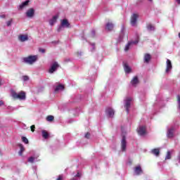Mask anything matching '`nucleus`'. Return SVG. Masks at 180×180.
Here are the masks:
<instances>
[{"instance_id":"f257e3e1","label":"nucleus","mask_w":180,"mask_h":180,"mask_svg":"<svg viewBox=\"0 0 180 180\" xmlns=\"http://www.w3.org/2000/svg\"><path fill=\"white\" fill-rule=\"evenodd\" d=\"M11 95L13 99H19L20 101H25L26 99V93L25 91L17 93L15 90H11Z\"/></svg>"},{"instance_id":"f03ea898","label":"nucleus","mask_w":180,"mask_h":180,"mask_svg":"<svg viewBox=\"0 0 180 180\" xmlns=\"http://www.w3.org/2000/svg\"><path fill=\"white\" fill-rule=\"evenodd\" d=\"M131 102H133V98L131 97H126L124 99V108H125L127 113L129 112L130 107L131 106Z\"/></svg>"},{"instance_id":"7ed1b4c3","label":"nucleus","mask_w":180,"mask_h":180,"mask_svg":"<svg viewBox=\"0 0 180 180\" xmlns=\"http://www.w3.org/2000/svg\"><path fill=\"white\" fill-rule=\"evenodd\" d=\"M122 131L121 150L122 151H126V148L127 147V140L126 139V135L124 134L123 129H122Z\"/></svg>"},{"instance_id":"20e7f679","label":"nucleus","mask_w":180,"mask_h":180,"mask_svg":"<svg viewBox=\"0 0 180 180\" xmlns=\"http://www.w3.org/2000/svg\"><path fill=\"white\" fill-rule=\"evenodd\" d=\"M37 61V56H30L28 57L24 58V62L27 64H34Z\"/></svg>"},{"instance_id":"39448f33","label":"nucleus","mask_w":180,"mask_h":180,"mask_svg":"<svg viewBox=\"0 0 180 180\" xmlns=\"http://www.w3.org/2000/svg\"><path fill=\"white\" fill-rule=\"evenodd\" d=\"M139 43V38H136V41H131L128 42V44L125 46L124 51H129L133 46Z\"/></svg>"},{"instance_id":"423d86ee","label":"nucleus","mask_w":180,"mask_h":180,"mask_svg":"<svg viewBox=\"0 0 180 180\" xmlns=\"http://www.w3.org/2000/svg\"><path fill=\"white\" fill-rule=\"evenodd\" d=\"M137 19H139V14L137 13H134L132 14V15L131 16V26H136L137 25Z\"/></svg>"},{"instance_id":"0eeeda50","label":"nucleus","mask_w":180,"mask_h":180,"mask_svg":"<svg viewBox=\"0 0 180 180\" xmlns=\"http://www.w3.org/2000/svg\"><path fill=\"white\" fill-rule=\"evenodd\" d=\"M63 27H70V22H68V20L65 19L62 20L60 26L58 28V32H61Z\"/></svg>"},{"instance_id":"6e6552de","label":"nucleus","mask_w":180,"mask_h":180,"mask_svg":"<svg viewBox=\"0 0 180 180\" xmlns=\"http://www.w3.org/2000/svg\"><path fill=\"white\" fill-rule=\"evenodd\" d=\"M60 67V65H58V63L54 62L51 65V68L49 70V74H53L55 72V71Z\"/></svg>"},{"instance_id":"1a4fd4ad","label":"nucleus","mask_w":180,"mask_h":180,"mask_svg":"<svg viewBox=\"0 0 180 180\" xmlns=\"http://www.w3.org/2000/svg\"><path fill=\"white\" fill-rule=\"evenodd\" d=\"M175 132V127H171L167 129V137L168 139H172L174 137V133Z\"/></svg>"},{"instance_id":"9d476101","label":"nucleus","mask_w":180,"mask_h":180,"mask_svg":"<svg viewBox=\"0 0 180 180\" xmlns=\"http://www.w3.org/2000/svg\"><path fill=\"white\" fill-rule=\"evenodd\" d=\"M138 134H139V136H144V134H146V133H147L146 127L144 126H139L138 129Z\"/></svg>"},{"instance_id":"9b49d317","label":"nucleus","mask_w":180,"mask_h":180,"mask_svg":"<svg viewBox=\"0 0 180 180\" xmlns=\"http://www.w3.org/2000/svg\"><path fill=\"white\" fill-rule=\"evenodd\" d=\"M105 113L108 117H112L115 115V110L112 108H108L105 110Z\"/></svg>"},{"instance_id":"f8f14e48","label":"nucleus","mask_w":180,"mask_h":180,"mask_svg":"<svg viewBox=\"0 0 180 180\" xmlns=\"http://www.w3.org/2000/svg\"><path fill=\"white\" fill-rule=\"evenodd\" d=\"M27 40H29V36L27 34H20L18 36V41H21V43L27 41Z\"/></svg>"},{"instance_id":"ddd939ff","label":"nucleus","mask_w":180,"mask_h":180,"mask_svg":"<svg viewBox=\"0 0 180 180\" xmlns=\"http://www.w3.org/2000/svg\"><path fill=\"white\" fill-rule=\"evenodd\" d=\"M26 16L27 18H32L33 16H34V8H30L26 12Z\"/></svg>"},{"instance_id":"4468645a","label":"nucleus","mask_w":180,"mask_h":180,"mask_svg":"<svg viewBox=\"0 0 180 180\" xmlns=\"http://www.w3.org/2000/svg\"><path fill=\"white\" fill-rule=\"evenodd\" d=\"M29 2H30V1L27 0L24 2H22L20 6H19V11H22V9H25V8H26V6H27L29 5Z\"/></svg>"},{"instance_id":"2eb2a0df","label":"nucleus","mask_w":180,"mask_h":180,"mask_svg":"<svg viewBox=\"0 0 180 180\" xmlns=\"http://www.w3.org/2000/svg\"><path fill=\"white\" fill-rule=\"evenodd\" d=\"M172 70V63L169 59L167 60V68H166V72H169V71Z\"/></svg>"},{"instance_id":"dca6fc26","label":"nucleus","mask_w":180,"mask_h":180,"mask_svg":"<svg viewBox=\"0 0 180 180\" xmlns=\"http://www.w3.org/2000/svg\"><path fill=\"white\" fill-rule=\"evenodd\" d=\"M37 158H39V155L31 156L30 158H28V162H31L32 164H33L34 161H37Z\"/></svg>"},{"instance_id":"f3484780","label":"nucleus","mask_w":180,"mask_h":180,"mask_svg":"<svg viewBox=\"0 0 180 180\" xmlns=\"http://www.w3.org/2000/svg\"><path fill=\"white\" fill-rule=\"evenodd\" d=\"M115 27V25H113V23L108 22L106 25H105V29L106 30H113V27Z\"/></svg>"},{"instance_id":"a211bd4d","label":"nucleus","mask_w":180,"mask_h":180,"mask_svg":"<svg viewBox=\"0 0 180 180\" xmlns=\"http://www.w3.org/2000/svg\"><path fill=\"white\" fill-rule=\"evenodd\" d=\"M57 19H58V15H55L49 20V25L53 26L56 22H57Z\"/></svg>"},{"instance_id":"6ab92c4d","label":"nucleus","mask_w":180,"mask_h":180,"mask_svg":"<svg viewBox=\"0 0 180 180\" xmlns=\"http://www.w3.org/2000/svg\"><path fill=\"white\" fill-rule=\"evenodd\" d=\"M124 70L126 74H130V72H131V68H129V65H127V63L124 65Z\"/></svg>"},{"instance_id":"aec40b11","label":"nucleus","mask_w":180,"mask_h":180,"mask_svg":"<svg viewBox=\"0 0 180 180\" xmlns=\"http://www.w3.org/2000/svg\"><path fill=\"white\" fill-rule=\"evenodd\" d=\"M134 172L136 175H140L143 172V170H141V167L137 166L135 167Z\"/></svg>"},{"instance_id":"412c9836","label":"nucleus","mask_w":180,"mask_h":180,"mask_svg":"<svg viewBox=\"0 0 180 180\" xmlns=\"http://www.w3.org/2000/svg\"><path fill=\"white\" fill-rule=\"evenodd\" d=\"M150 60H151V55L146 53L144 56V63H150Z\"/></svg>"},{"instance_id":"4be33fe9","label":"nucleus","mask_w":180,"mask_h":180,"mask_svg":"<svg viewBox=\"0 0 180 180\" xmlns=\"http://www.w3.org/2000/svg\"><path fill=\"white\" fill-rule=\"evenodd\" d=\"M63 90H64V85H62V84H58L55 88V92H60V91H63Z\"/></svg>"},{"instance_id":"5701e85b","label":"nucleus","mask_w":180,"mask_h":180,"mask_svg":"<svg viewBox=\"0 0 180 180\" xmlns=\"http://www.w3.org/2000/svg\"><path fill=\"white\" fill-rule=\"evenodd\" d=\"M131 84L134 86H136L137 85V84H139V78L137 77V76L133 78V79L131 81Z\"/></svg>"},{"instance_id":"b1692460","label":"nucleus","mask_w":180,"mask_h":180,"mask_svg":"<svg viewBox=\"0 0 180 180\" xmlns=\"http://www.w3.org/2000/svg\"><path fill=\"white\" fill-rule=\"evenodd\" d=\"M152 154L154 155H156V157H158L160 155V149L155 148L151 150Z\"/></svg>"},{"instance_id":"393cba45","label":"nucleus","mask_w":180,"mask_h":180,"mask_svg":"<svg viewBox=\"0 0 180 180\" xmlns=\"http://www.w3.org/2000/svg\"><path fill=\"white\" fill-rule=\"evenodd\" d=\"M147 29L149 32H154V30H155V27L151 24H148Z\"/></svg>"},{"instance_id":"a878e982","label":"nucleus","mask_w":180,"mask_h":180,"mask_svg":"<svg viewBox=\"0 0 180 180\" xmlns=\"http://www.w3.org/2000/svg\"><path fill=\"white\" fill-rule=\"evenodd\" d=\"M20 147V151L18 152L19 155H22L23 152L25 151V147L22 144H18Z\"/></svg>"},{"instance_id":"bb28decb","label":"nucleus","mask_w":180,"mask_h":180,"mask_svg":"<svg viewBox=\"0 0 180 180\" xmlns=\"http://www.w3.org/2000/svg\"><path fill=\"white\" fill-rule=\"evenodd\" d=\"M174 153V150H168L166 155L165 160H171V155Z\"/></svg>"},{"instance_id":"cd10ccee","label":"nucleus","mask_w":180,"mask_h":180,"mask_svg":"<svg viewBox=\"0 0 180 180\" xmlns=\"http://www.w3.org/2000/svg\"><path fill=\"white\" fill-rule=\"evenodd\" d=\"M42 133V137H44V139H49V132H47V131L43 129L41 131Z\"/></svg>"},{"instance_id":"c85d7f7f","label":"nucleus","mask_w":180,"mask_h":180,"mask_svg":"<svg viewBox=\"0 0 180 180\" xmlns=\"http://www.w3.org/2000/svg\"><path fill=\"white\" fill-rule=\"evenodd\" d=\"M47 122H53L54 120V116L49 115L46 117Z\"/></svg>"},{"instance_id":"c756f323","label":"nucleus","mask_w":180,"mask_h":180,"mask_svg":"<svg viewBox=\"0 0 180 180\" xmlns=\"http://www.w3.org/2000/svg\"><path fill=\"white\" fill-rule=\"evenodd\" d=\"M123 36H124V27H122L120 39H123Z\"/></svg>"},{"instance_id":"7c9ffc66","label":"nucleus","mask_w":180,"mask_h":180,"mask_svg":"<svg viewBox=\"0 0 180 180\" xmlns=\"http://www.w3.org/2000/svg\"><path fill=\"white\" fill-rule=\"evenodd\" d=\"M22 140L25 144H29V140L27 139V138L22 136Z\"/></svg>"},{"instance_id":"2f4dec72","label":"nucleus","mask_w":180,"mask_h":180,"mask_svg":"<svg viewBox=\"0 0 180 180\" xmlns=\"http://www.w3.org/2000/svg\"><path fill=\"white\" fill-rule=\"evenodd\" d=\"M8 110H10L11 112H13V110H16V108L9 105L7 107Z\"/></svg>"},{"instance_id":"473e14b6","label":"nucleus","mask_w":180,"mask_h":180,"mask_svg":"<svg viewBox=\"0 0 180 180\" xmlns=\"http://www.w3.org/2000/svg\"><path fill=\"white\" fill-rule=\"evenodd\" d=\"M12 22H13V20L11 19L9 20L8 21L6 22V25L8 27L11 26V25H12Z\"/></svg>"},{"instance_id":"72a5a7b5","label":"nucleus","mask_w":180,"mask_h":180,"mask_svg":"<svg viewBox=\"0 0 180 180\" xmlns=\"http://www.w3.org/2000/svg\"><path fill=\"white\" fill-rule=\"evenodd\" d=\"M22 80L23 81H29V77L28 76H22Z\"/></svg>"},{"instance_id":"f704fd0d","label":"nucleus","mask_w":180,"mask_h":180,"mask_svg":"<svg viewBox=\"0 0 180 180\" xmlns=\"http://www.w3.org/2000/svg\"><path fill=\"white\" fill-rule=\"evenodd\" d=\"M63 178H64V176L63 174H60L58 176L56 180H63Z\"/></svg>"},{"instance_id":"c9c22d12","label":"nucleus","mask_w":180,"mask_h":180,"mask_svg":"<svg viewBox=\"0 0 180 180\" xmlns=\"http://www.w3.org/2000/svg\"><path fill=\"white\" fill-rule=\"evenodd\" d=\"M39 51H40V53H46V49H39Z\"/></svg>"},{"instance_id":"e433bc0d","label":"nucleus","mask_w":180,"mask_h":180,"mask_svg":"<svg viewBox=\"0 0 180 180\" xmlns=\"http://www.w3.org/2000/svg\"><path fill=\"white\" fill-rule=\"evenodd\" d=\"M34 129H36V127H35L34 125H32V126H31V131H32V132L34 131Z\"/></svg>"},{"instance_id":"4c0bfd02","label":"nucleus","mask_w":180,"mask_h":180,"mask_svg":"<svg viewBox=\"0 0 180 180\" xmlns=\"http://www.w3.org/2000/svg\"><path fill=\"white\" fill-rule=\"evenodd\" d=\"M91 136V134L89 133H87L86 135H85V138L86 139H89V137Z\"/></svg>"},{"instance_id":"58836bf2","label":"nucleus","mask_w":180,"mask_h":180,"mask_svg":"<svg viewBox=\"0 0 180 180\" xmlns=\"http://www.w3.org/2000/svg\"><path fill=\"white\" fill-rule=\"evenodd\" d=\"M91 46H92L91 51H94V50H95V44H91Z\"/></svg>"},{"instance_id":"ea45409f","label":"nucleus","mask_w":180,"mask_h":180,"mask_svg":"<svg viewBox=\"0 0 180 180\" xmlns=\"http://www.w3.org/2000/svg\"><path fill=\"white\" fill-rule=\"evenodd\" d=\"M3 105H5V103L4 101H0V106H3Z\"/></svg>"},{"instance_id":"a19ab883","label":"nucleus","mask_w":180,"mask_h":180,"mask_svg":"<svg viewBox=\"0 0 180 180\" xmlns=\"http://www.w3.org/2000/svg\"><path fill=\"white\" fill-rule=\"evenodd\" d=\"M91 34H92V36H95V31H94V30H93V31L91 32Z\"/></svg>"},{"instance_id":"79ce46f5","label":"nucleus","mask_w":180,"mask_h":180,"mask_svg":"<svg viewBox=\"0 0 180 180\" xmlns=\"http://www.w3.org/2000/svg\"><path fill=\"white\" fill-rule=\"evenodd\" d=\"M176 2L180 5V0H176Z\"/></svg>"},{"instance_id":"37998d69","label":"nucleus","mask_w":180,"mask_h":180,"mask_svg":"<svg viewBox=\"0 0 180 180\" xmlns=\"http://www.w3.org/2000/svg\"><path fill=\"white\" fill-rule=\"evenodd\" d=\"M2 85V79H0V86Z\"/></svg>"},{"instance_id":"c03bdc74","label":"nucleus","mask_w":180,"mask_h":180,"mask_svg":"<svg viewBox=\"0 0 180 180\" xmlns=\"http://www.w3.org/2000/svg\"><path fill=\"white\" fill-rule=\"evenodd\" d=\"M1 18H5V15H1Z\"/></svg>"},{"instance_id":"a18cd8bd","label":"nucleus","mask_w":180,"mask_h":180,"mask_svg":"<svg viewBox=\"0 0 180 180\" xmlns=\"http://www.w3.org/2000/svg\"><path fill=\"white\" fill-rule=\"evenodd\" d=\"M0 155H2V152H1V150H0Z\"/></svg>"},{"instance_id":"49530a36","label":"nucleus","mask_w":180,"mask_h":180,"mask_svg":"<svg viewBox=\"0 0 180 180\" xmlns=\"http://www.w3.org/2000/svg\"><path fill=\"white\" fill-rule=\"evenodd\" d=\"M179 39H180V33H179Z\"/></svg>"},{"instance_id":"de8ad7c7","label":"nucleus","mask_w":180,"mask_h":180,"mask_svg":"<svg viewBox=\"0 0 180 180\" xmlns=\"http://www.w3.org/2000/svg\"><path fill=\"white\" fill-rule=\"evenodd\" d=\"M81 54H82V53L80 52V53H79V56H81Z\"/></svg>"}]
</instances>
